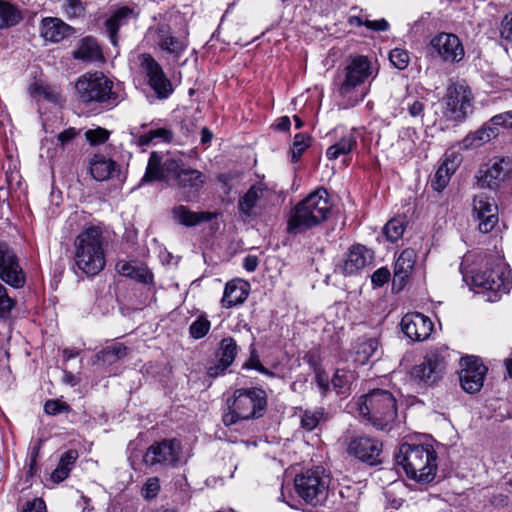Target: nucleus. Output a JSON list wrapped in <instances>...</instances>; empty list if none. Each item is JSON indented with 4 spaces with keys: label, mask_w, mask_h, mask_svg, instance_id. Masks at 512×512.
<instances>
[{
    "label": "nucleus",
    "mask_w": 512,
    "mask_h": 512,
    "mask_svg": "<svg viewBox=\"0 0 512 512\" xmlns=\"http://www.w3.org/2000/svg\"><path fill=\"white\" fill-rule=\"evenodd\" d=\"M156 181L176 187L181 193V199L189 202L199 195L206 182V176L181 160L154 151L150 154L139 186Z\"/></svg>",
    "instance_id": "nucleus-1"
},
{
    "label": "nucleus",
    "mask_w": 512,
    "mask_h": 512,
    "mask_svg": "<svg viewBox=\"0 0 512 512\" xmlns=\"http://www.w3.org/2000/svg\"><path fill=\"white\" fill-rule=\"evenodd\" d=\"M332 204L326 189L318 188L299 202L290 213L287 231L290 234H300L324 222Z\"/></svg>",
    "instance_id": "nucleus-2"
},
{
    "label": "nucleus",
    "mask_w": 512,
    "mask_h": 512,
    "mask_svg": "<svg viewBox=\"0 0 512 512\" xmlns=\"http://www.w3.org/2000/svg\"><path fill=\"white\" fill-rule=\"evenodd\" d=\"M396 463L408 478L419 483H430L437 471V453L430 445L403 443L396 455Z\"/></svg>",
    "instance_id": "nucleus-3"
},
{
    "label": "nucleus",
    "mask_w": 512,
    "mask_h": 512,
    "mask_svg": "<svg viewBox=\"0 0 512 512\" xmlns=\"http://www.w3.org/2000/svg\"><path fill=\"white\" fill-rule=\"evenodd\" d=\"M74 261L85 274L94 276L105 267L104 236L100 227L90 226L74 241Z\"/></svg>",
    "instance_id": "nucleus-4"
},
{
    "label": "nucleus",
    "mask_w": 512,
    "mask_h": 512,
    "mask_svg": "<svg viewBox=\"0 0 512 512\" xmlns=\"http://www.w3.org/2000/svg\"><path fill=\"white\" fill-rule=\"evenodd\" d=\"M228 411L222 420L226 426L239 421L260 418L267 408V395L263 389L239 388L233 393L232 399L227 400Z\"/></svg>",
    "instance_id": "nucleus-5"
},
{
    "label": "nucleus",
    "mask_w": 512,
    "mask_h": 512,
    "mask_svg": "<svg viewBox=\"0 0 512 512\" xmlns=\"http://www.w3.org/2000/svg\"><path fill=\"white\" fill-rule=\"evenodd\" d=\"M359 414L380 430L390 429L397 417V401L387 390L374 389L357 402Z\"/></svg>",
    "instance_id": "nucleus-6"
},
{
    "label": "nucleus",
    "mask_w": 512,
    "mask_h": 512,
    "mask_svg": "<svg viewBox=\"0 0 512 512\" xmlns=\"http://www.w3.org/2000/svg\"><path fill=\"white\" fill-rule=\"evenodd\" d=\"M374 68L367 56L351 57L344 68L343 78L339 79L338 93L346 101L344 108L354 107L363 100L364 94L360 96L355 89L363 84L369 77L373 76Z\"/></svg>",
    "instance_id": "nucleus-7"
},
{
    "label": "nucleus",
    "mask_w": 512,
    "mask_h": 512,
    "mask_svg": "<svg viewBox=\"0 0 512 512\" xmlns=\"http://www.w3.org/2000/svg\"><path fill=\"white\" fill-rule=\"evenodd\" d=\"M75 88L80 99L85 103L120 101L123 98L120 93V84L114 87V83L101 72L81 76Z\"/></svg>",
    "instance_id": "nucleus-8"
},
{
    "label": "nucleus",
    "mask_w": 512,
    "mask_h": 512,
    "mask_svg": "<svg viewBox=\"0 0 512 512\" xmlns=\"http://www.w3.org/2000/svg\"><path fill=\"white\" fill-rule=\"evenodd\" d=\"M295 489L307 504H323L329 493L331 477L323 467L317 466L295 477Z\"/></svg>",
    "instance_id": "nucleus-9"
},
{
    "label": "nucleus",
    "mask_w": 512,
    "mask_h": 512,
    "mask_svg": "<svg viewBox=\"0 0 512 512\" xmlns=\"http://www.w3.org/2000/svg\"><path fill=\"white\" fill-rule=\"evenodd\" d=\"M472 283L478 289L477 293L483 294L488 302L500 300L502 295L509 292L512 285L509 273L501 260L491 269L476 272L472 276Z\"/></svg>",
    "instance_id": "nucleus-10"
},
{
    "label": "nucleus",
    "mask_w": 512,
    "mask_h": 512,
    "mask_svg": "<svg viewBox=\"0 0 512 512\" xmlns=\"http://www.w3.org/2000/svg\"><path fill=\"white\" fill-rule=\"evenodd\" d=\"M448 357L449 351L446 347L431 349L423 361L413 367L412 377L424 384L433 385L443 377Z\"/></svg>",
    "instance_id": "nucleus-11"
},
{
    "label": "nucleus",
    "mask_w": 512,
    "mask_h": 512,
    "mask_svg": "<svg viewBox=\"0 0 512 512\" xmlns=\"http://www.w3.org/2000/svg\"><path fill=\"white\" fill-rule=\"evenodd\" d=\"M473 95L465 84H453L445 95V116L453 121L464 120L472 112Z\"/></svg>",
    "instance_id": "nucleus-12"
},
{
    "label": "nucleus",
    "mask_w": 512,
    "mask_h": 512,
    "mask_svg": "<svg viewBox=\"0 0 512 512\" xmlns=\"http://www.w3.org/2000/svg\"><path fill=\"white\" fill-rule=\"evenodd\" d=\"M429 55L444 62H460L465 55L464 47L455 34L441 32L434 36L428 46Z\"/></svg>",
    "instance_id": "nucleus-13"
},
{
    "label": "nucleus",
    "mask_w": 512,
    "mask_h": 512,
    "mask_svg": "<svg viewBox=\"0 0 512 512\" xmlns=\"http://www.w3.org/2000/svg\"><path fill=\"white\" fill-rule=\"evenodd\" d=\"M139 61L148 85L154 91L156 97L160 100L169 98L174 88L161 65L150 54H141Z\"/></svg>",
    "instance_id": "nucleus-14"
},
{
    "label": "nucleus",
    "mask_w": 512,
    "mask_h": 512,
    "mask_svg": "<svg viewBox=\"0 0 512 512\" xmlns=\"http://www.w3.org/2000/svg\"><path fill=\"white\" fill-rule=\"evenodd\" d=\"M0 279L15 289L22 288L26 282V275L16 252L4 242H0Z\"/></svg>",
    "instance_id": "nucleus-15"
},
{
    "label": "nucleus",
    "mask_w": 512,
    "mask_h": 512,
    "mask_svg": "<svg viewBox=\"0 0 512 512\" xmlns=\"http://www.w3.org/2000/svg\"><path fill=\"white\" fill-rule=\"evenodd\" d=\"M459 380L464 391L473 394L483 387L488 368L475 356H467L460 360Z\"/></svg>",
    "instance_id": "nucleus-16"
},
{
    "label": "nucleus",
    "mask_w": 512,
    "mask_h": 512,
    "mask_svg": "<svg viewBox=\"0 0 512 512\" xmlns=\"http://www.w3.org/2000/svg\"><path fill=\"white\" fill-rule=\"evenodd\" d=\"M512 169L511 161L494 158L482 166L477 173V184L481 188L497 189L507 179Z\"/></svg>",
    "instance_id": "nucleus-17"
},
{
    "label": "nucleus",
    "mask_w": 512,
    "mask_h": 512,
    "mask_svg": "<svg viewBox=\"0 0 512 512\" xmlns=\"http://www.w3.org/2000/svg\"><path fill=\"white\" fill-rule=\"evenodd\" d=\"M181 455V444L176 439L164 440L151 445L145 455L146 465L175 466Z\"/></svg>",
    "instance_id": "nucleus-18"
},
{
    "label": "nucleus",
    "mask_w": 512,
    "mask_h": 512,
    "mask_svg": "<svg viewBox=\"0 0 512 512\" xmlns=\"http://www.w3.org/2000/svg\"><path fill=\"white\" fill-rule=\"evenodd\" d=\"M274 196L275 192L266 184L262 182L254 184L239 199V212L247 218L251 217L254 215L255 208L265 209Z\"/></svg>",
    "instance_id": "nucleus-19"
},
{
    "label": "nucleus",
    "mask_w": 512,
    "mask_h": 512,
    "mask_svg": "<svg viewBox=\"0 0 512 512\" xmlns=\"http://www.w3.org/2000/svg\"><path fill=\"white\" fill-rule=\"evenodd\" d=\"M473 215L478 220L479 230L489 233L498 223V207L494 199L486 193H479L473 198Z\"/></svg>",
    "instance_id": "nucleus-20"
},
{
    "label": "nucleus",
    "mask_w": 512,
    "mask_h": 512,
    "mask_svg": "<svg viewBox=\"0 0 512 512\" xmlns=\"http://www.w3.org/2000/svg\"><path fill=\"white\" fill-rule=\"evenodd\" d=\"M147 37L163 51L179 58L186 50L188 43L184 38H177L171 34V29L166 24H159L148 30Z\"/></svg>",
    "instance_id": "nucleus-21"
},
{
    "label": "nucleus",
    "mask_w": 512,
    "mask_h": 512,
    "mask_svg": "<svg viewBox=\"0 0 512 512\" xmlns=\"http://www.w3.org/2000/svg\"><path fill=\"white\" fill-rule=\"evenodd\" d=\"M347 452L362 462L377 465L381 463L382 444L375 439L359 436L349 441Z\"/></svg>",
    "instance_id": "nucleus-22"
},
{
    "label": "nucleus",
    "mask_w": 512,
    "mask_h": 512,
    "mask_svg": "<svg viewBox=\"0 0 512 512\" xmlns=\"http://www.w3.org/2000/svg\"><path fill=\"white\" fill-rule=\"evenodd\" d=\"M404 334L413 341L426 340L432 330L433 323L427 316L421 313L406 314L401 321Z\"/></svg>",
    "instance_id": "nucleus-23"
},
{
    "label": "nucleus",
    "mask_w": 512,
    "mask_h": 512,
    "mask_svg": "<svg viewBox=\"0 0 512 512\" xmlns=\"http://www.w3.org/2000/svg\"><path fill=\"white\" fill-rule=\"evenodd\" d=\"M461 162L462 156L458 152L454 150H447L443 156L440 166L431 180L432 188L438 192L444 190L448 185L451 176L455 173Z\"/></svg>",
    "instance_id": "nucleus-24"
},
{
    "label": "nucleus",
    "mask_w": 512,
    "mask_h": 512,
    "mask_svg": "<svg viewBox=\"0 0 512 512\" xmlns=\"http://www.w3.org/2000/svg\"><path fill=\"white\" fill-rule=\"evenodd\" d=\"M416 257L415 250L411 248L404 249L400 253L394 265L393 291L399 292L403 289L406 280L413 271Z\"/></svg>",
    "instance_id": "nucleus-25"
},
{
    "label": "nucleus",
    "mask_w": 512,
    "mask_h": 512,
    "mask_svg": "<svg viewBox=\"0 0 512 512\" xmlns=\"http://www.w3.org/2000/svg\"><path fill=\"white\" fill-rule=\"evenodd\" d=\"M74 33V28L60 18L45 17L41 21L40 34L47 40L58 43Z\"/></svg>",
    "instance_id": "nucleus-26"
},
{
    "label": "nucleus",
    "mask_w": 512,
    "mask_h": 512,
    "mask_svg": "<svg viewBox=\"0 0 512 512\" xmlns=\"http://www.w3.org/2000/svg\"><path fill=\"white\" fill-rule=\"evenodd\" d=\"M373 259L372 252L363 245H354L350 248L343 266V273L352 275L365 268Z\"/></svg>",
    "instance_id": "nucleus-27"
},
{
    "label": "nucleus",
    "mask_w": 512,
    "mask_h": 512,
    "mask_svg": "<svg viewBox=\"0 0 512 512\" xmlns=\"http://www.w3.org/2000/svg\"><path fill=\"white\" fill-rule=\"evenodd\" d=\"M381 355L382 350L377 338L359 339L353 348V360L360 365L376 361Z\"/></svg>",
    "instance_id": "nucleus-28"
},
{
    "label": "nucleus",
    "mask_w": 512,
    "mask_h": 512,
    "mask_svg": "<svg viewBox=\"0 0 512 512\" xmlns=\"http://www.w3.org/2000/svg\"><path fill=\"white\" fill-rule=\"evenodd\" d=\"M171 215L176 223L186 227H194L202 222H208L213 218V214L210 212H194L184 205L173 207Z\"/></svg>",
    "instance_id": "nucleus-29"
},
{
    "label": "nucleus",
    "mask_w": 512,
    "mask_h": 512,
    "mask_svg": "<svg viewBox=\"0 0 512 512\" xmlns=\"http://www.w3.org/2000/svg\"><path fill=\"white\" fill-rule=\"evenodd\" d=\"M248 288L249 284L245 281L233 280L228 282L221 300L223 307L231 308L243 303L248 296Z\"/></svg>",
    "instance_id": "nucleus-30"
},
{
    "label": "nucleus",
    "mask_w": 512,
    "mask_h": 512,
    "mask_svg": "<svg viewBox=\"0 0 512 512\" xmlns=\"http://www.w3.org/2000/svg\"><path fill=\"white\" fill-rule=\"evenodd\" d=\"M499 134L498 128L486 123L477 131L468 134L460 143L463 150L481 147Z\"/></svg>",
    "instance_id": "nucleus-31"
},
{
    "label": "nucleus",
    "mask_w": 512,
    "mask_h": 512,
    "mask_svg": "<svg viewBox=\"0 0 512 512\" xmlns=\"http://www.w3.org/2000/svg\"><path fill=\"white\" fill-rule=\"evenodd\" d=\"M357 146L355 129L346 132L336 143L326 150V157L329 160H336L340 156L349 155Z\"/></svg>",
    "instance_id": "nucleus-32"
},
{
    "label": "nucleus",
    "mask_w": 512,
    "mask_h": 512,
    "mask_svg": "<svg viewBox=\"0 0 512 512\" xmlns=\"http://www.w3.org/2000/svg\"><path fill=\"white\" fill-rule=\"evenodd\" d=\"M133 10L128 7H121L116 10L113 15L105 21V27L113 45L117 44L118 29L127 24L133 18Z\"/></svg>",
    "instance_id": "nucleus-33"
},
{
    "label": "nucleus",
    "mask_w": 512,
    "mask_h": 512,
    "mask_svg": "<svg viewBox=\"0 0 512 512\" xmlns=\"http://www.w3.org/2000/svg\"><path fill=\"white\" fill-rule=\"evenodd\" d=\"M74 58L87 62L103 61L102 51L94 38L82 39L78 48L73 52Z\"/></svg>",
    "instance_id": "nucleus-34"
},
{
    "label": "nucleus",
    "mask_w": 512,
    "mask_h": 512,
    "mask_svg": "<svg viewBox=\"0 0 512 512\" xmlns=\"http://www.w3.org/2000/svg\"><path fill=\"white\" fill-rule=\"evenodd\" d=\"M116 163L103 155L96 154L90 161V173L97 181H105L115 171Z\"/></svg>",
    "instance_id": "nucleus-35"
},
{
    "label": "nucleus",
    "mask_w": 512,
    "mask_h": 512,
    "mask_svg": "<svg viewBox=\"0 0 512 512\" xmlns=\"http://www.w3.org/2000/svg\"><path fill=\"white\" fill-rule=\"evenodd\" d=\"M77 458L78 452L75 449L64 452L60 457L57 467L51 474V480L55 483L64 481L69 476Z\"/></svg>",
    "instance_id": "nucleus-36"
},
{
    "label": "nucleus",
    "mask_w": 512,
    "mask_h": 512,
    "mask_svg": "<svg viewBox=\"0 0 512 512\" xmlns=\"http://www.w3.org/2000/svg\"><path fill=\"white\" fill-rule=\"evenodd\" d=\"M239 351L236 340L233 337H225L220 341L217 356L222 361V366L230 367Z\"/></svg>",
    "instance_id": "nucleus-37"
},
{
    "label": "nucleus",
    "mask_w": 512,
    "mask_h": 512,
    "mask_svg": "<svg viewBox=\"0 0 512 512\" xmlns=\"http://www.w3.org/2000/svg\"><path fill=\"white\" fill-rule=\"evenodd\" d=\"M355 381V374L348 369H337L331 380L333 389L337 394H346L350 391Z\"/></svg>",
    "instance_id": "nucleus-38"
},
{
    "label": "nucleus",
    "mask_w": 512,
    "mask_h": 512,
    "mask_svg": "<svg viewBox=\"0 0 512 512\" xmlns=\"http://www.w3.org/2000/svg\"><path fill=\"white\" fill-rule=\"evenodd\" d=\"M128 352V348L122 343H114L103 348L98 354L97 359L106 363L113 364L120 359H123Z\"/></svg>",
    "instance_id": "nucleus-39"
},
{
    "label": "nucleus",
    "mask_w": 512,
    "mask_h": 512,
    "mask_svg": "<svg viewBox=\"0 0 512 512\" xmlns=\"http://www.w3.org/2000/svg\"><path fill=\"white\" fill-rule=\"evenodd\" d=\"M29 93L37 101L46 100L52 103L60 102V94L48 85L34 82L29 86Z\"/></svg>",
    "instance_id": "nucleus-40"
},
{
    "label": "nucleus",
    "mask_w": 512,
    "mask_h": 512,
    "mask_svg": "<svg viewBox=\"0 0 512 512\" xmlns=\"http://www.w3.org/2000/svg\"><path fill=\"white\" fill-rule=\"evenodd\" d=\"M22 19L20 12L9 2L0 0V29L14 26Z\"/></svg>",
    "instance_id": "nucleus-41"
},
{
    "label": "nucleus",
    "mask_w": 512,
    "mask_h": 512,
    "mask_svg": "<svg viewBox=\"0 0 512 512\" xmlns=\"http://www.w3.org/2000/svg\"><path fill=\"white\" fill-rule=\"evenodd\" d=\"M62 14L68 19L83 17L86 11V3L82 0H59Z\"/></svg>",
    "instance_id": "nucleus-42"
},
{
    "label": "nucleus",
    "mask_w": 512,
    "mask_h": 512,
    "mask_svg": "<svg viewBox=\"0 0 512 512\" xmlns=\"http://www.w3.org/2000/svg\"><path fill=\"white\" fill-rule=\"evenodd\" d=\"M418 139V134L414 128H405L400 130L399 139L397 144L402 148L407 154H412L415 150L416 140Z\"/></svg>",
    "instance_id": "nucleus-43"
},
{
    "label": "nucleus",
    "mask_w": 512,
    "mask_h": 512,
    "mask_svg": "<svg viewBox=\"0 0 512 512\" xmlns=\"http://www.w3.org/2000/svg\"><path fill=\"white\" fill-rule=\"evenodd\" d=\"M211 328V322L205 314L199 315L189 326V335L193 339L205 337Z\"/></svg>",
    "instance_id": "nucleus-44"
},
{
    "label": "nucleus",
    "mask_w": 512,
    "mask_h": 512,
    "mask_svg": "<svg viewBox=\"0 0 512 512\" xmlns=\"http://www.w3.org/2000/svg\"><path fill=\"white\" fill-rule=\"evenodd\" d=\"M311 137L305 133H298L294 136L291 148V160L296 163L303 152L310 146Z\"/></svg>",
    "instance_id": "nucleus-45"
},
{
    "label": "nucleus",
    "mask_w": 512,
    "mask_h": 512,
    "mask_svg": "<svg viewBox=\"0 0 512 512\" xmlns=\"http://www.w3.org/2000/svg\"><path fill=\"white\" fill-rule=\"evenodd\" d=\"M384 234L390 242L400 239L404 233L405 226L401 219L393 218L384 226Z\"/></svg>",
    "instance_id": "nucleus-46"
},
{
    "label": "nucleus",
    "mask_w": 512,
    "mask_h": 512,
    "mask_svg": "<svg viewBox=\"0 0 512 512\" xmlns=\"http://www.w3.org/2000/svg\"><path fill=\"white\" fill-rule=\"evenodd\" d=\"M322 416L321 410H305L301 415V427L306 431H312L318 426Z\"/></svg>",
    "instance_id": "nucleus-47"
},
{
    "label": "nucleus",
    "mask_w": 512,
    "mask_h": 512,
    "mask_svg": "<svg viewBox=\"0 0 512 512\" xmlns=\"http://www.w3.org/2000/svg\"><path fill=\"white\" fill-rule=\"evenodd\" d=\"M389 60L394 67H396L399 70H403L407 68L409 64V52L404 49L395 48L390 51Z\"/></svg>",
    "instance_id": "nucleus-48"
},
{
    "label": "nucleus",
    "mask_w": 512,
    "mask_h": 512,
    "mask_svg": "<svg viewBox=\"0 0 512 512\" xmlns=\"http://www.w3.org/2000/svg\"><path fill=\"white\" fill-rule=\"evenodd\" d=\"M110 132L102 127L89 129L85 132L86 140L90 145H99L105 143L109 138Z\"/></svg>",
    "instance_id": "nucleus-49"
},
{
    "label": "nucleus",
    "mask_w": 512,
    "mask_h": 512,
    "mask_svg": "<svg viewBox=\"0 0 512 512\" xmlns=\"http://www.w3.org/2000/svg\"><path fill=\"white\" fill-rule=\"evenodd\" d=\"M160 482L157 477L148 478L142 487V495L145 499H153L158 495Z\"/></svg>",
    "instance_id": "nucleus-50"
},
{
    "label": "nucleus",
    "mask_w": 512,
    "mask_h": 512,
    "mask_svg": "<svg viewBox=\"0 0 512 512\" xmlns=\"http://www.w3.org/2000/svg\"><path fill=\"white\" fill-rule=\"evenodd\" d=\"M117 269L121 275L131 277V278H136L142 282H147L148 278H151V275H148V274H145V275L138 274L136 272L135 268L127 262L118 263Z\"/></svg>",
    "instance_id": "nucleus-51"
},
{
    "label": "nucleus",
    "mask_w": 512,
    "mask_h": 512,
    "mask_svg": "<svg viewBox=\"0 0 512 512\" xmlns=\"http://www.w3.org/2000/svg\"><path fill=\"white\" fill-rule=\"evenodd\" d=\"M15 305V300L7 294L6 288L0 283V316L8 314Z\"/></svg>",
    "instance_id": "nucleus-52"
},
{
    "label": "nucleus",
    "mask_w": 512,
    "mask_h": 512,
    "mask_svg": "<svg viewBox=\"0 0 512 512\" xmlns=\"http://www.w3.org/2000/svg\"><path fill=\"white\" fill-rule=\"evenodd\" d=\"M244 368L255 369L259 373L267 375L269 377H274L275 376V374L272 371L268 370L267 368H265L262 365V363L258 359V356L256 355L255 351H252L249 360L244 364Z\"/></svg>",
    "instance_id": "nucleus-53"
},
{
    "label": "nucleus",
    "mask_w": 512,
    "mask_h": 512,
    "mask_svg": "<svg viewBox=\"0 0 512 512\" xmlns=\"http://www.w3.org/2000/svg\"><path fill=\"white\" fill-rule=\"evenodd\" d=\"M44 411L48 415H57L62 412L70 411L69 405L59 400H48L44 405Z\"/></svg>",
    "instance_id": "nucleus-54"
},
{
    "label": "nucleus",
    "mask_w": 512,
    "mask_h": 512,
    "mask_svg": "<svg viewBox=\"0 0 512 512\" xmlns=\"http://www.w3.org/2000/svg\"><path fill=\"white\" fill-rule=\"evenodd\" d=\"M500 37L507 42H512V11L507 13L501 21Z\"/></svg>",
    "instance_id": "nucleus-55"
},
{
    "label": "nucleus",
    "mask_w": 512,
    "mask_h": 512,
    "mask_svg": "<svg viewBox=\"0 0 512 512\" xmlns=\"http://www.w3.org/2000/svg\"><path fill=\"white\" fill-rule=\"evenodd\" d=\"M512 121V110L511 111H505L503 113L497 114L493 116L487 125H492L494 127H497L499 129L500 126L510 128L509 123Z\"/></svg>",
    "instance_id": "nucleus-56"
},
{
    "label": "nucleus",
    "mask_w": 512,
    "mask_h": 512,
    "mask_svg": "<svg viewBox=\"0 0 512 512\" xmlns=\"http://www.w3.org/2000/svg\"><path fill=\"white\" fill-rule=\"evenodd\" d=\"M390 271L389 269L382 267L377 269L371 277V281L375 286H383L385 283H387L390 279Z\"/></svg>",
    "instance_id": "nucleus-57"
},
{
    "label": "nucleus",
    "mask_w": 512,
    "mask_h": 512,
    "mask_svg": "<svg viewBox=\"0 0 512 512\" xmlns=\"http://www.w3.org/2000/svg\"><path fill=\"white\" fill-rule=\"evenodd\" d=\"M22 512H47L46 504L41 498H34L27 501L22 508Z\"/></svg>",
    "instance_id": "nucleus-58"
},
{
    "label": "nucleus",
    "mask_w": 512,
    "mask_h": 512,
    "mask_svg": "<svg viewBox=\"0 0 512 512\" xmlns=\"http://www.w3.org/2000/svg\"><path fill=\"white\" fill-rule=\"evenodd\" d=\"M358 25L364 24L368 29L374 30V31H385L388 29L389 24L385 19L381 20H366L364 23H362L360 18H355Z\"/></svg>",
    "instance_id": "nucleus-59"
},
{
    "label": "nucleus",
    "mask_w": 512,
    "mask_h": 512,
    "mask_svg": "<svg viewBox=\"0 0 512 512\" xmlns=\"http://www.w3.org/2000/svg\"><path fill=\"white\" fill-rule=\"evenodd\" d=\"M315 381L321 393L325 395L329 391L330 387L328 375L324 371L318 369L315 372Z\"/></svg>",
    "instance_id": "nucleus-60"
},
{
    "label": "nucleus",
    "mask_w": 512,
    "mask_h": 512,
    "mask_svg": "<svg viewBox=\"0 0 512 512\" xmlns=\"http://www.w3.org/2000/svg\"><path fill=\"white\" fill-rule=\"evenodd\" d=\"M79 131L73 127H70L58 134L57 139L61 146L69 144L77 135Z\"/></svg>",
    "instance_id": "nucleus-61"
},
{
    "label": "nucleus",
    "mask_w": 512,
    "mask_h": 512,
    "mask_svg": "<svg viewBox=\"0 0 512 512\" xmlns=\"http://www.w3.org/2000/svg\"><path fill=\"white\" fill-rule=\"evenodd\" d=\"M407 110L412 117L422 116L424 112V103L419 100H414L412 103H407Z\"/></svg>",
    "instance_id": "nucleus-62"
},
{
    "label": "nucleus",
    "mask_w": 512,
    "mask_h": 512,
    "mask_svg": "<svg viewBox=\"0 0 512 512\" xmlns=\"http://www.w3.org/2000/svg\"><path fill=\"white\" fill-rule=\"evenodd\" d=\"M153 140L160 139L162 141H170L171 132L165 128H158L154 130H150Z\"/></svg>",
    "instance_id": "nucleus-63"
},
{
    "label": "nucleus",
    "mask_w": 512,
    "mask_h": 512,
    "mask_svg": "<svg viewBox=\"0 0 512 512\" xmlns=\"http://www.w3.org/2000/svg\"><path fill=\"white\" fill-rule=\"evenodd\" d=\"M243 266L244 268L248 271V272H253L255 271V269L257 268L258 266V259L256 256H252V255H248L244 258V263H243Z\"/></svg>",
    "instance_id": "nucleus-64"
}]
</instances>
